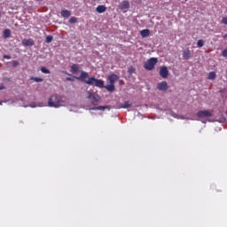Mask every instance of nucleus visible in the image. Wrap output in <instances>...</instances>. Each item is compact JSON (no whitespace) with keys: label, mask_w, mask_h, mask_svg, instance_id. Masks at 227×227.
Masks as SVG:
<instances>
[{"label":"nucleus","mask_w":227,"mask_h":227,"mask_svg":"<svg viewBox=\"0 0 227 227\" xmlns=\"http://www.w3.org/2000/svg\"><path fill=\"white\" fill-rule=\"evenodd\" d=\"M120 79V76L117 74H110L107 76L106 81L109 82L108 85H104L103 80H98L95 77H90L88 78L86 84H89L90 86H96L97 88H105V90L110 91V93H113V91L116 90V87L114 86V82Z\"/></svg>","instance_id":"1"},{"label":"nucleus","mask_w":227,"mask_h":227,"mask_svg":"<svg viewBox=\"0 0 227 227\" xmlns=\"http://www.w3.org/2000/svg\"><path fill=\"white\" fill-rule=\"evenodd\" d=\"M48 106L50 107H59V106H61V99L59 98V96L57 94L52 95L48 100Z\"/></svg>","instance_id":"2"},{"label":"nucleus","mask_w":227,"mask_h":227,"mask_svg":"<svg viewBox=\"0 0 227 227\" xmlns=\"http://www.w3.org/2000/svg\"><path fill=\"white\" fill-rule=\"evenodd\" d=\"M157 58H151L149 59L145 64H144V68L145 70H153L155 68V65L158 63Z\"/></svg>","instance_id":"3"},{"label":"nucleus","mask_w":227,"mask_h":227,"mask_svg":"<svg viewBox=\"0 0 227 227\" xmlns=\"http://www.w3.org/2000/svg\"><path fill=\"white\" fill-rule=\"evenodd\" d=\"M198 118H211L212 112L208 110H200L197 113Z\"/></svg>","instance_id":"4"},{"label":"nucleus","mask_w":227,"mask_h":227,"mask_svg":"<svg viewBox=\"0 0 227 227\" xmlns=\"http://www.w3.org/2000/svg\"><path fill=\"white\" fill-rule=\"evenodd\" d=\"M157 88L160 91H168L169 86L167 82H160L157 84Z\"/></svg>","instance_id":"5"},{"label":"nucleus","mask_w":227,"mask_h":227,"mask_svg":"<svg viewBox=\"0 0 227 227\" xmlns=\"http://www.w3.org/2000/svg\"><path fill=\"white\" fill-rule=\"evenodd\" d=\"M160 75L162 77V79H168V75H169V71L168 70V67H161L160 68Z\"/></svg>","instance_id":"6"},{"label":"nucleus","mask_w":227,"mask_h":227,"mask_svg":"<svg viewBox=\"0 0 227 227\" xmlns=\"http://www.w3.org/2000/svg\"><path fill=\"white\" fill-rule=\"evenodd\" d=\"M88 77H90V74H88V72L86 71H82L80 74V77H76V79L78 81H82V82H85L86 84V82H88V80H86L88 79Z\"/></svg>","instance_id":"7"},{"label":"nucleus","mask_w":227,"mask_h":227,"mask_svg":"<svg viewBox=\"0 0 227 227\" xmlns=\"http://www.w3.org/2000/svg\"><path fill=\"white\" fill-rule=\"evenodd\" d=\"M129 8H130V3L127 0L121 2L119 4V10H129Z\"/></svg>","instance_id":"8"},{"label":"nucleus","mask_w":227,"mask_h":227,"mask_svg":"<svg viewBox=\"0 0 227 227\" xmlns=\"http://www.w3.org/2000/svg\"><path fill=\"white\" fill-rule=\"evenodd\" d=\"M22 45L24 47H33V45H35V41L33 39H24L22 41Z\"/></svg>","instance_id":"9"},{"label":"nucleus","mask_w":227,"mask_h":227,"mask_svg":"<svg viewBox=\"0 0 227 227\" xmlns=\"http://www.w3.org/2000/svg\"><path fill=\"white\" fill-rule=\"evenodd\" d=\"M183 58H184V59H191V50L189 48L183 51Z\"/></svg>","instance_id":"10"},{"label":"nucleus","mask_w":227,"mask_h":227,"mask_svg":"<svg viewBox=\"0 0 227 227\" xmlns=\"http://www.w3.org/2000/svg\"><path fill=\"white\" fill-rule=\"evenodd\" d=\"M140 35L142 36V38H148V36H150V29L146 28L141 30Z\"/></svg>","instance_id":"11"},{"label":"nucleus","mask_w":227,"mask_h":227,"mask_svg":"<svg viewBox=\"0 0 227 227\" xmlns=\"http://www.w3.org/2000/svg\"><path fill=\"white\" fill-rule=\"evenodd\" d=\"M60 15L64 19H67V18L70 17V15H72V12L68 10H62L60 12Z\"/></svg>","instance_id":"12"},{"label":"nucleus","mask_w":227,"mask_h":227,"mask_svg":"<svg viewBox=\"0 0 227 227\" xmlns=\"http://www.w3.org/2000/svg\"><path fill=\"white\" fill-rule=\"evenodd\" d=\"M79 70H81V67H79L78 64H73L71 66V73L76 74L77 72H79Z\"/></svg>","instance_id":"13"},{"label":"nucleus","mask_w":227,"mask_h":227,"mask_svg":"<svg viewBox=\"0 0 227 227\" xmlns=\"http://www.w3.org/2000/svg\"><path fill=\"white\" fill-rule=\"evenodd\" d=\"M107 10V8L104 5H98L96 8V12H98V13H104V12H106Z\"/></svg>","instance_id":"14"},{"label":"nucleus","mask_w":227,"mask_h":227,"mask_svg":"<svg viewBox=\"0 0 227 227\" xmlns=\"http://www.w3.org/2000/svg\"><path fill=\"white\" fill-rule=\"evenodd\" d=\"M122 109H129V107H132V103L130 101H125L123 104L121 105Z\"/></svg>","instance_id":"15"},{"label":"nucleus","mask_w":227,"mask_h":227,"mask_svg":"<svg viewBox=\"0 0 227 227\" xmlns=\"http://www.w3.org/2000/svg\"><path fill=\"white\" fill-rule=\"evenodd\" d=\"M12 36V30L10 28H6L4 30V38H10Z\"/></svg>","instance_id":"16"},{"label":"nucleus","mask_w":227,"mask_h":227,"mask_svg":"<svg viewBox=\"0 0 227 227\" xmlns=\"http://www.w3.org/2000/svg\"><path fill=\"white\" fill-rule=\"evenodd\" d=\"M106 109H109V106H99L93 108V111H106Z\"/></svg>","instance_id":"17"},{"label":"nucleus","mask_w":227,"mask_h":227,"mask_svg":"<svg viewBox=\"0 0 227 227\" xmlns=\"http://www.w3.org/2000/svg\"><path fill=\"white\" fill-rule=\"evenodd\" d=\"M30 81H35V82H43V78L35 76L30 77Z\"/></svg>","instance_id":"18"},{"label":"nucleus","mask_w":227,"mask_h":227,"mask_svg":"<svg viewBox=\"0 0 227 227\" xmlns=\"http://www.w3.org/2000/svg\"><path fill=\"white\" fill-rule=\"evenodd\" d=\"M128 73L132 75V74H136V68L134 67H129L128 68Z\"/></svg>","instance_id":"19"},{"label":"nucleus","mask_w":227,"mask_h":227,"mask_svg":"<svg viewBox=\"0 0 227 227\" xmlns=\"http://www.w3.org/2000/svg\"><path fill=\"white\" fill-rule=\"evenodd\" d=\"M41 72L43 74H51V70L47 69V67H41Z\"/></svg>","instance_id":"20"},{"label":"nucleus","mask_w":227,"mask_h":227,"mask_svg":"<svg viewBox=\"0 0 227 227\" xmlns=\"http://www.w3.org/2000/svg\"><path fill=\"white\" fill-rule=\"evenodd\" d=\"M70 24H77V18L76 17H71L69 19Z\"/></svg>","instance_id":"21"},{"label":"nucleus","mask_w":227,"mask_h":227,"mask_svg":"<svg viewBox=\"0 0 227 227\" xmlns=\"http://www.w3.org/2000/svg\"><path fill=\"white\" fill-rule=\"evenodd\" d=\"M207 78L210 79V80L215 79V72H210L208 74V77Z\"/></svg>","instance_id":"22"},{"label":"nucleus","mask_w":227,"mask_h":227,"mask_svg":"<svg viewBox=\"0 0 227 227\" xmlns=\"http://www.w3.org/2000/svg\"><path fill=\"white\" fill-rule=\"evenodd\" d=\"M203 45H205V41H203L202 39L197 42V47H203Z\"/></svg>","instance_id":"23"},{"label":"nucleus","mask_w":227,"mask_h":227,"mask_svg":"<svg viewBox=\"0 0 227 227\" xmlns=\"http://www.w3.org/2000/svg\"><path fill=\"white\" fill-rule=\"evenodd\" d=\"M54 40V37L52 35L46 36V43H51Z\"/></svg>","instance_id":"24"},{"label":"nucleus","mask_w":227,"mask_h":227,"mask_svg":"<svg viewBox=\"0 0 227 227\" xmlns=\"http://www.w3.org/2000/svg\"><path fill=\"white\" fill-rule=\"evenodd\" d=\"M221 24H224V26H227V17H223L222 19Z\"/></svg>","instance_id":"25"},{"label":"nucleus","mask_w":227,"mask_h":227,"mask_svg":"<svg viewBox=\"0 0 227 227\" xmlns=\"http://www.w3.org/2000/svg\"><path fill=\"white\" fill-rule=\"evenodd\" d=\"M12 67H19V61H17V60H12Z\"/></svg>","instance_id":"26"},{"label":"nucleus","mask_w":227,"mask_h":227,"mask_svg":"<svg viewBox=\"0 0 227 227\" xmlns=\"http://www.w3.org/2000/svg\"><path fill=\"white\" fill-rule=\"evenodd\" d=\"M222 56H223V58H227V49H225V50H223V51H222Z\"/></svg>","instance_id":"27"},{"label":"nucleus","mask_w":227,"mask_h":227,"mask_svg":"<svg viewBox=\"0 0 227 227\" xmlns=\"http://www.w3.org/2000/svg\"><path fill=\"white\" fill-rule=\"evenodd\" d=\"M88 98H95V94H93L92 92H88Z\"/></svg>","instance_id":"28"},{"label":"nucleus","mask_w":227,"mask_h":227,"mask_svg":"<svg viewBox=\"0 0 227 227\" xmlns=\"http://www.w3.org/2000/svg\"><path fill=\"white\" fill-rule=\"evenodd\" d=\"M94 102H98L100 100V98L98 96H95V98H92Z\"/></svg>","instance_id":"29"},{"label":"nucleus","mask_w":227,"mask_h":227,"mask_svg":"<svg viewBox=\"0 0 227 227\" xmlns=\"http://www.w3.org/2000/svg\"><path fill=\"white\" fill-rule=\"evenodd\" d=\"M4 59H12V56H10V55H4Z\"/></svg>","instance_id":"30"},{"label":"nucleus","mask_w":227,"mask_h":227,"mask_svg":"<svg viewBox=\"0 0 227 227\" xmlns=\"http://www.w3.org/2000/svg\"><path fill=\"white\" fill-rule=\"evenodd\" d=\"M66 80H67V81H71L72 82H74V78H70V77H67Z\"/></svg>","instance_id":"31"},{"label":"nucleus","mask_w":227,"mask_h":227,"mask_svg":"<svg viewBox=\"0 0 227 227\" xmlns=\"http://www.w3.org/2000/svg\"><path fill=\"white\" fill-rule=\"evenodd\" d=\"M223 38H227V34L223 35Z\"/></svg>","instance_id":"32"},{"label":"nucleus","mask_w":227,"mask_h":227,"mask_svg":"<svg viewBox=\"0 0 227 227\" xmlns=\"http://www.w3.org/2000/svg\"><path fill=\"white\" fill-rule=\"evenodd\" d=\"M0 90H4V86H0Z\"/></svg>","instance_id":"33"},{"label":"nucleus","mask_w":227,"mask_h":227,"mask_svg":"<svg viewBox=\"0 0 227 227\" xmlns=\"http://www.w3.org/2000/svg\"><path fill=\"white\" fill-rule=\"evenodd\" d=\"M0 106H3V103L0 101Z\"/></svg>","instance_id":"34"},{"label":"nucleus","mask_w":227,"mask_h":227,"mask_svg":"<svg viewBox=\"0 0 227 227\" xmlns=\"http://www.w3.org/2000/svg\"><path fill=\"white\" fill-rule=\"evenodd\" d=\"M35 1H43V0H35Z\"/></svg>","instance_id":"35"},{"label":"nucleus","mask_w":227,"mask_h":227,"mask_svg":"<svg viewBox=\"0 0 227 227\" xmlns=\"http://www.w3.org/2000/svg\"><path fill=\"white\" fill-rule=\"evenodd\" d=\"M0 17H1V12H0Z\"/></svg>","instance_id":"36"}]
</instances>
